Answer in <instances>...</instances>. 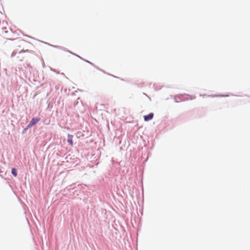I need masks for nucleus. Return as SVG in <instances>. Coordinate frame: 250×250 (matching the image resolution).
I'll return each instance as SVG.
<instances>
[{
	"label": "nucleus",
	"mask_w": 250,
	"mask_h": 250,
	"mask_svg": "<svg viewBox=\"0 0 250 250\" xmlns=\"http://www.w3.org/2000/svg\"><path fill=\"white\" fill-rule=\"evenodd\" d=\"M72 139L73 135L68 134L67 136V142L71 146H72L73 145Z\"/></svg>",
	"instance_id": "7ed1b4c3"
},
{
	"label": "nucleus",
	"mask_w": 250,
	"mask_h": 250,
	"mask_svg": "<svg viewBox=\"0 0 250 250\" xmlns=\"http://www.w3.org/2000/svg\"><path fill=\"white\" fill-rule=\"evenodd\" d=\"M40 121V119L37 118H33L31 121H30V123L27 125V128H30L35 125L37 122H38Z\"/></svg>",
	"instance_id": "f257e3e1"
},
{
	"label": "nucleus",
	"mask_w": 250,
	"mask_h": 250,
	"mask_svg": "<svg viewBox=\"0 0 250 250\" xmlns=\"http://www.w3.org/2000/svg\"><path fill=\"white\" fill-rule=\"evenodd\" d=\"M26 51H28V50H22L19 53H21V52H26Z\"/></svg>",
	"instance_id": "423d86ee"
},
{
	"label": "nucleus",
	"mask_w": 250,
	"mask_h": 250,
	"mask_svg": "<svg viewBox=\"0 0 250 250\" xmlns=\"http://www.w3.org/2000/svg\"><path fill=\"white\" fill-rule=\"evenodd\" d=\"M16 53L17 52L15 51H14L11 54V57H14L15 55H16Z\"/></svg>",
	"instance_id": "39448f33"
},
{
	"label": "nucleus",
	"mask_w": 250,
	"mask_h": 250,
	"mask_svg": "<svg viewBox=\"0 0 250 250\" xmlns=\"http://www.w3.org/2000/svg\"><path fill=\"white\" fill-rule=\"evenodd\" d=\"M11 172L12 173V174L14 176H17V171H16V169L14 168H13L12 169V171H11Z\"/></svg>",
	"instance_id": "20e7f679"
},
{
	"label": "nucleus",
	"mask_w": 250,
	"mask_h": 250,
	"mask_svg": "<svg viewBox=\"0 0 250 250\" xmlns=\"http://www.w3.org/2000/svg\"><path fill=\"white\" fill-rule=\"evenodd\" d=\"M153 113H150L148 115L144 116V118L145 121H148L153 118Z\"/></svg>",
	"instance_id": "f03ea898"
}]
</instances>
